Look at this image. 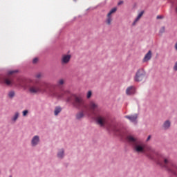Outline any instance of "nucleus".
Wrapping results in <instances>:
<instances>
[{
    "label": "nucleus",
    "mask_w": 177,
    "mask_h": 177,
    "mask_svg": "<svg viewBox=\"0 0 177 177\" xmlns=\"http://www.w3.org/2000/svg\"><path fill=\"white\" fill-rule=\"evenodd\" d=\"M127 139L128 142L133 145V150L136 153H143L149 160L155 161L158 165H160L162 168H165L169 174L177 176V165L174 163V162L171 160V158H160L158 152L151 147H147L145 149V145L138 138L132 136H128Z\"/></svg>",
    "instance_id": "1"
},
{
    "label": "nucleus",
    "mask_w": 177,
    "mask_h": 177,
    "mask_svg": "<svg viewBox=\"0 0 177 177\" xmlns=\"http://www.w3.org/2000/svg\"><path fill=\"white\" fill-rule=\"evenodd\" d=\"M73 100V104L76 109H82V111L78 112L75 117L77 120H82L85 117V114L88 113L89 109L88 105L85 104V101L82 97L77 96L75 95H72L66 99V102H71Z\"/></svg>",
    "instance_id": "2"
},
{
    "label": "nucleus",
    "mask_w": 177,
    "mask_h": 177,
    "mask_svg": "<svg viewBox=\"0 0 177 177\" xmlns=\"http://www.w3.org/2000/svg\"><path fill=\"white\" fill-rule=\"evenodd\" d=\"M26 88L30 95L45 93L46 89L49 88V83L44 82L39 84V80H29L26 84Z\"/></svg>",
    "instance_id": "3"
},
{
    "label": "nucleus",
    "mask_w": 177,
    "mask_h": 177,
    "mask_svg": "<svg viewBox=\"0 0 177 177\" xmlns=\"http://www.w3.org/2000/svg\"><path fill=\"white\" fill-rule=\"evenodd\" d=\"M94 117L97 125H99L100 127H104V125H106L108 122V119L104 115L97 113L94 115Z\"/></svg>",
    "instance_id": "4"
},
{
    "label": "nucleus",
    "mask_w": 177,
    "mask_h": 177,
    "mask_svg": "<svg viewBox=\"0 0 177 177\" xmlns=\"http://www.w3.org/2000/svg\"><path fill=\"white\" fill-rule=\"evenodd\" d=\"M144 78H146V71L143 68L138 69L134 76L135 82H140Z\"/></svg>",
    "instance_id": "5"
},
{
    "label": "nucleus",
    "mask_w": 177,
    "mask_h": 177,
    "mask_svg": "<svg viewBox=\"0 0 177 177\" xmlns=\"http://www.w3.org/2000/svg\"><path fill=\"white\" fill-rule=\"evenodd\" d=\"M88 107L89 109L91 111L93 115H96V114H97V111H99V105L97 104V103L91 101L89 103Z\"/></svg>",
    "instance_id": "6"
},
{
    "label": "nucleus",
    "mask_w": 177,
    "mask_h": 177,
    "mask_svg": "<svg viewBox=\"0 0 177 177\" xmlns=\"http://www.w3.org/2000/svg\"><path fill=\"white\" fill-rule=\"evenodd\" d=\"M115 12H117V8H114L111 9L107 14L106 19L105 21V23L107 24V26H111V22L113 21V16H111V15L113 13H115Z\"/></svg>",
    "instance_id": "7"
},
{
    "label": "nucleus",
    "mask_w": 177,
    "mask_h": 177,
    "mask_svg": "<svg viewBox=\"0 0 177 177\" xmlns=\"http://www.w3.org/2000/svg\"><path fill=\"white\" fill-rule=\"evenodd\" d=\"M71 60V55L70 54H64L61 58V64H68Z\"/></svg>",
    "instance_id": "8"
},
{
    "label": "nucleus",
    "mask_w": 177,
    "mask_h": 177,
    "mask_svg": "<svg viewBox=\"0 0 177 177\" xmlns=\"http://www.w3.org/2000/svg\"><path fill=\"white\" fill-rule=\"evenodd\" d=\"M136 93V87L135 86H129L126 89V95L127 96H131L132 95H135Z\"/></svg>",
    "instance_id": "9"
},
{
    "label": "nucleus",
    "mask_w": 177,
    "mask_h": 177,
    "mask_svg": "<svg viewBox=\"0 0 177 177\" xmlns=\"http://www.w3.org/2000/svg\"><path fill=\"white\" fill-rule=\"evenodd\" d=\"M153 53H151V50H149L148 53L145 55L144 58L142 59V62L147 63V62L151 59Z\"/></svg>",
    "instance_id": "10"
},
{
    "label": "nucleus",
    "mask_w": 177,
    "mask_h": 177,
    "mask_svg": "<svg viewBox=\"0 0 177 177\" xmlns=\"http://www.w3.org/2000/svg\"><path fill=\"white\" fill-rule=\"evenodd\" d=\"M125 118H127V120H129L131 122H134V124H136L137 120H138V114L126 115Z\"/></svg>",
    "instance_id": "11"
},
{
    "label": "nucleus",
    "mask_w": 177,
    "mask_h": 177,
    "mask_svg": "<svg viewBox=\"0 0 177 177\" xmlns=\"http://www.w3.org/2000/svg\"><path fill=\"white\" fill-rule=\"evenodd\" d=\"M50 95H51V96H54L55 97H63V93L59 94V93H57V91L56 90H50Z\"/></svg>",
    "instance_id": "12"
},
{
    "label": "nucleus",
    "mask_w": 177,
    "mask_h": 177,
    "mask_svg": "<svg viewBox=\"0 0 177 177\" xmlns=\"http://www.w3.org/2000/svg\"><path fill=\"white\" fill-rule=\"evenodd\" d=\"M38 143H39V136H35L31 141V145L32 146H37V145H38Z\"/></svg>",
    "instance_id": "13"
},
{
    "label": "nucleus",
    "mask_w": 177,
    "mask_h": 177,
    "mask_svg": "<svg viewBox=\"0 0 177 177\" xmlns=\"http://www.w3.org/2000/svg\"><path fill=\"white\" fill-rule=\"evenodd\" d=\"M0 82H3V84H6L8 86L12 85V80H9L8 77H3L2 80L0 79Z\"/></svg>",
    "instance_id": "14"
},
{
    "label": "nucleus",
    "mask_w": 177,
    "mask_h": 177,
    "mask_svg": "<svg viewBox=\"0 0 177 177\" xmlns=\"http://www.w3.org/2000/svg\"><path fill=\"white\" fill-rule=\"evenodd\" d=\"M171 127V121L169 120H166L162 125V128L163 129H169V128Z\"/></svg>",
    "instance_id": "15"
},
{
    "label": "nucleus",
    "mask_w": 177,
    "mask_h": 177,
    "mask_svg": "<svg viewBox=\"0 0 177 177\" xmlns=\"http://www.w3.org/2000/svg\"><path fill=\"white\" fill-rule=\"evenodd\" d=\"M20 115V113L19 112H16L13 117L12 118V121L14 122H16L17 121V118H19V116Z\"/></svg>",
    "instance_id": "16"
},
{
    "label": "nucleus",
    "mask_w": 177,
    "mask_h": 177,
    "mask_svg": "<svg viewBox=\"0 0 177 177\" xmlns=\"http://www.w3.org/2000/svg\"><path fill=\"white\" fill-rule=\"evenodd\" d=\"M58 158H63L64 157V149H61L57 153Z\"/></svg>",
    "instance_id": "17"
},
{
    "label": "nucleus",
    "mask_w": 177,
    "mask_h": 177,
    "mask_svg": "<svg viewBox=\"0 0 177 177\" xmlns=\"http://www.w3.org/2000/svg\"><path fill=\"white\" fill-rule=\"evenodd\" d=\"M60 111H62V108L60 106L55 107V111H54L55 115H58L59 113H60Z\"/></svg>",
    "instance_id": "18"
},
{
    "label": "nucleus",
    "mask_w": 177,
    "mask_h": 177,
    "mask_svg": "<svg viewBox=\"0 0 177 177\" xmlns=\"http://www.w3.org/2000/svg\"><path fill=\"white\" fill-rule=\"evenodd\" d=\"M15 91H11L8 93V97H10V99H13V97H15Z\"/></svg>",
    "instance_id": "19"
},
{
    "label": "nucleus",
    "mask_w": 177,
    "mask_h": 177,
    "mask_svg": "<svg viewBox=\"0 0 177 177\" xmlns=\"http://www.w3.org/2000/svg\"><path fill=\"white\" fill-rule=\"evenodd\" d=\"M64 79H60L57 81V84L58 86H62V85H64Z\"/></svg>",
    "instance_id": "20"
},
{
    "label": "nucleus",
    "mask_w": 177,
    "mask_h": 177,
    "mask_svg": "<svg viewBox=\"0 0 177 177\" xmlns=\"http://www.w3.org/2000/svg\"><path fill=\"white\" fill-rule=\"evenodd\" d=\"M91 97H92V91H89L87 93L86 97L87 99H91Z\"/></svg>",
    "instance_id": "21"
},
{
    "label": "nucleus",
    "mask_w": 177,
    "mask_h": 177,
    "mask_svg": "<svg viewBox=\"0 0 177 177\" xmlns=\"http://www.w3.org/2000/svg\"><path fill=\"white\" fill-rule=\"evenodd\" d=\"M27 114H28V110H24L22 112L23 117H27Z\"/></svg>",
    "instance_id": "22"
},
{
    "label": "nucleus",
    "mask_w": 177,
    "mask_h": 177,
    "mask_svg": "<svg viewBox=\"0 0 177 177\" xmlns=\"http://www.w3.org/2000/svg\"><path fill=\"white\" fill-rule=\"evenodd\" d=\"M143 13H145V12H144V11H141V12L138 14L137 18L140 20V19L142 18V16H143Z\"/></svg>",
    "instance_id": "23"
},
{
    "label": "nucleus",
    "mask_w": 177,
    "mask_h": 177,
    "mask_svg": "<svg viewBox=\"0 0 177 177\" xmlns=\"http://www.w3.org/2000/svg\"><path fill=\"white\" fill-rule=\"evenodd\" d=\"M139 18H136V19L134 20V21L132 24V26H136V24H138V21H139Z\"/></svg>",
    "instance_id": "24"
},
{
    "label": "nucleus",
    "mask_w": 177,
    "mask_h": 177,
    "mask_svg": "<svg viewBox=\"0 0 177 177\" xmlns=\"http://www.w3.org/2000/svg\"><path fill=\"white\" fill-rule=\"evenodd\" d=\"M15 73H17V71H10L8 72V75H12V74H15Z\"/></svg>",
    "instance_id": "25"
},
{
    "label": "nucleus",
    "mask_w": 177,
    "mask_h": 177,
    "mask_svg": "<svg viewBox=\"0 0 177 177\" xmlns=\"http://www.w3.org/2000/svg\"><path fill=\"white\" fill-rule=\"evenodd\" d=\"M32 63L33 64H37V63H38V58L33 59Z\"/></svg>",
    "instance_id": "26"
},
{
    "label": "nucleus",
    "mask_w": 177,
    "mask_h": 177,
    "mask_svg": "<svg viewBox=\"0 0 177 177\" xmlns=\"http://www.w3.org/2000/svg\"><path fill=\"white\" fill-rule=\"evenodd\" d=\"M165 28L162 27L161 29L160 30V34H162V32H165Z\"/></svg>",
    "instance_id": "27"
},
{
    "label": "nucleus",
    "mask_w": 177,
    "mask_h": 177,
    "mask_svg": "<svg viewBox=\"0 0 177 177\" xmlns=\"http://www.w3.org/2000/svg\"><path fill=\"white\" fill-rule=\"evenodd\" d=\"M41 77H42V75L41 73H37L35 75V78H41Z\"/></svg>",
    "instance_id": "28"
},
{
    "label": "nucleus",
    "mask_w": 177,
    "mask_h": 177,
    "mask_svg": "<svg viewBox=\"0 0 177 177\" xmlns=\"http://www.w3.org/2000/svg\"><path fill=\"white\" fill-rule=\"evenodd\" d=\"M113 131L114 132H120V130L118 129H117L116 127H114Z\"/></svg>",
    "instance_id": "29"
},
{
    "label": "nucleus",
    "mask_w": 177,
    "mask_h": 177,
    "mask_svg": "<svg viewBox=\"0 0 177 177\" xmlns=\"http://www.w3.org/2000/svg\"><path fill=\"white\" fill-rule=\"evenodd\" d=\"M163 17H162V16H161V15H158L157 17H156V19H162Z\"/></svg>",
    "instance_id": "30"
},
{
    "label": "nucleus",
    "mask_w": 177,
    "mask_h": 177,
    "mask_svg": "<svg viewBox=\"0 0 177 177\" xmlns=\"http://www.w3.org/2000/svg\"><path fill=\"white\" fill-rule=\"evenodd\" d=\"M151 138V136H149L147 139V142H149L150 140V139Z\"/></svg>",
    "instance_id": "31"
},
{
    "label": "nucleus",
    "mask_w": 177,
    "mask_h": 177,
    "mask_svg": "<svg viewBox=\"0 0 177 177\" xmlns=\"http://www.w3.org/2000/svg\"><path fill=\"white\" fill-rule=\"evenodd\" d=\"M175 49H176V50H177V42L175 44Z\"/></svg>",
    "instance_id": "32"
},
{
    "label": "nucleus",
    "mask_w": 177,
    "mask_h": 177,
    "mask_svg": "<svg viewBox=\"0 0 177 177\" xmlns=\"http://www.w3.org/2000/svg\"><path fill=\"white\" fill-rule=\"evenodd\" d=\"M19 86H23V84H19Z\"/></svg>",
    "instance_id": "33"
},
{
    "label": "nucleus",
    "mask_w": 177,
    "mask_h": 177,
    "mask_svg": "<svg viewBox=\"0 0 177 177\" xmlns=\"http://www.w3.org/2000/svg\"><path fill=\"white\" fill-rule=\"evenodd\" d=\"M73 1H77V0H73Z\"/></svg>",
    "instance_id": "34"
}]
</instances>
